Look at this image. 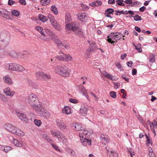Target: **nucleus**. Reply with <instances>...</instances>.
Listing matches in <instances>:
<instances>
[{
  "mask_svg": "<svg viewBox=\"0 0 157 157\" xmlns=\"http://www.w3.org/2000/svg\"><path fill=\"white\" fill-rule=\"evenodd\" d=\"M17 64V63H10L7 67L8 69L9 70L16 71Z\"/></svg>",
  "mask_w": 157,
  "mask_h": 157,
  "instance_id": "obj_18",
  "label": "nucleus"
},
{
  "mask_svg": "<svg viewBox=\"0 0 157 157\" xmlns=\"http://www.w3.org/2000/svg\"><path fill=\"white\" fill-rule=\"evenodd\" d=\"M52 39L58 46H61L62 45L63 42H62L60 39L57 37H52Z\"/></svg>",
  "mask_w": 157,
  "mask_h": 157,
  "instance_id": "obj_21",
  "label": "nucleus"
},
{
  "mask_svg": "<svg viewBox=\"0 0 157 157\" xmlns=\"http://www.w3.org/2000/svg\"><path fill=\"white\" fill-rule=\"evenodd\" d=\"M135 49L138 52H142V49L140 47H137V46H135Z\"/></svg>",
  "mask_w": 157,
  "mask_h": 157,
  "instance_id": "obj_60",
  "label": "nucleus"
},
{
  "mask_svg": "<svg viewBox=\"0 0 157 157\" xmlns=\"http://www.w3.org/2000/svg\"><path fill=\"white\" fill-rule=\"evenodd\" d=\"M121 77L123 79L126 81L127 82H129V78L125 75H122L121 76Z\"/></svg>",
  "mask_w": 157,
  "mask_h": 157,
  "instance_id": "obj_56",
  "label": "nucleus"
},
{
  "mask_svg": "<svg viewBox=\"0 0 157 157\" xmlns=\"http://www.w3.org/2000/svg\"><path fill=\"white\" fill-rule=\"evenodd\" d=\"M10 34L8 32H2L0 35V46L5 48L9 44L10 42Z\"/></svg>",
  "mask_w": 157,
  "mask_h": 157,
  "instance_id": "obj_3",
  "label": "nucleus"
},
{
  "mask_svg": "<svg viewBox=\"0 0 157 157\" xmlns=\"http://www.w3.org/2000/svg\"><path fill=\"white\" fill-rule=\"evenodd\" d=\"M115 155L117 156L118 153L117 152L115 151H111L109 154V157H114Z\"/></svg>",
  "mask_w": 157,
  "mask_h": 157,
  "instance_id": "obj_39",
  "label": "nucleus"
},
{
  "mask_svg": "<svg viewBox=\"0 0 157 157\" xmlns=\"http://www.w3.org/2000/svg\"><path fill=\"white\" fill-rule=\"evenodd\" d=\"M56 123L57 126L62 130H63L67 128V125L64 123L62 120L58 119L56 120Z\"/></svg>",
  "mask_w": 157,
  "mask_h": 157,
  "instance_id": "obj_7",
  "label": "nucleus"
},
{
  "mask_svg": "<svg viewBox=\"0 0 157 157\" xmlns=\"http://www.w3.org/2000/svg\"><path fill=\"white\" fill-rule=\"evenodd\" d=\"M121 36H120L119 35H118V36H116L114 38H113L112 39L113 40H119L121 38Z\"/></svg>",
  "mask_w": 157,
  "mask_h": 157,
  "instance_id": "obj_59",
  "label": "nucleus"
},
{
  "mask_svg": "<svg viewBox=\"0 0 157 157\" xmlns=\"http://www.w3.org/2000/svg\"><path fill=\"white\" fill-rule=\"evenodd\" d=\"M101 74H102L104 76L106 77L109 74L105 71H103L101 72Z\"/></svg>",
  "mask_w": 157,
  "mask_h": 157,
  "instance_id": "obj_58",
  "label": "nucleus"
},
{
  "mask_svg": "<svg viewBox=\"0 0 157 157\" xmlns=\"http://www.w3.org/2000/svg\"><path fill=\"white\" fill-rule=\"evenodd\" d=\"M15 2L14 1L12 0H9L8 5L9 6H12Z\"/></svg>",
  "mask_w": 157,
  "mask_h": 157,
  "instance_id": "obj_61",
  "label": "nucleus"
},
{
  "mask_svg": "<svg viewBox=\"0 0 157 157\" xmlns=\"http://www.w3.org/2000/svg\"><path fill=\"white\" fill-rule=\"evenodd\" d=\"M152 125L153 127L157 126V121H156V120H154L151 124H150V126L151 128Z\"/></svg>",
  "mask_w": 157,
  "mask_h": 157,
  "instance_id": "obj_51",
  "label": "nucleus"
},
{
  "mask_svg": "<svg viewBox=\"0 0 157 157\" xmlns=\"http://www.w3.org/2000/svg\"><path fill=\"white\" fill-rule=\"evenodd\" d=\"M114 12V10L112 8L108 9L105 11V15L107 17H110L111 18V17L110 16L111 14H113V13Z\"/></svg>",
  "mask_w": 157,
  "mask_h": 157,
  "instance_id": "obj_24",
  "label": "nucleus"
},
{
  "mask_svg": "<svg viewBox=\"0 0 157 157\" xmlns=\"http://www.w3.org/2000/svg\"><path fill=\"white\" fill-rule=\"evenodd\" d=\"M40 111H36L37 112H39L41 116L44 117V118L46 119H48L50 116V113L46 110H44V109H41L40 108Z\"/></svg>",
  "mask_w": 157,
  "mask_h": 157,
  "instance_id": "obj_9",
  "label": "nucleus"
},
{
  "mask_svg": "<svg viewBox=\"0 0 157 157\" xmlns=\"http://www.w3.org/2000/svg\"><path fill=\"white\" fill-rule=\"evenodd\" d=\"M3 92L6 96H9L11 97H12L15 93L14 91H10V88L9 87L5 88Z\"/></svg>",
  "mask_w": 157,
  "mask_h": 157,
  "instance_id": "obj_16",
  "label": "nucleus"
},
{
  "mask_svg": "<svg viewBox=\"0 0 157 157\" xmlns=\"http://www.w3.org/2000/svg\"><path fill=\"white\" fill-rule=\"evenodd\" d=\"M78 19L82 21L86 22L88 20V16L86 13H81L78 14Z\"/></svg>",
  "mask_w": 157,
  "mask_h": 157,
  "instance_id": "obj_14",
  "label": "nucleus"
},
{
  "mask_svg": "<svg viewBox=\"0 0 157 157\" xmlns=\"http://www.w3.org/2000/svg\"><path fill=\"white\" fill-rule=\"evenodd\" d=\"M119 34L120 35V34L118 33H111L108 36V37H112V38H113L116 36H118V35H119Z\"/></svg>",
  "mask_w": 157,
  "mask_h": 157,
  "instance_id": "obj_47",
  "label": "nucleus"
},
{
  "mask_svg": "<svg viewBox=\"0 0 157 157\" xmlns=\"http://www.w3.org/2000/svg\"><path fill=\"white\" fill-rule=\"evenodd\" d=\"M109 94L111 97L113 98H115L116 97V93L113 91H111Z\"/></svg>",
  "mask_w": 157,
  "mask_h": 157,
  "instance_id": "obj_46",
  "label": "nucleus"
},
{
  "mask_svg": "<svg viewBox=\"0 0 157 157\" xmlns=\"http://www.w3.org/2000/svg\"><path fill=\"white\" fill-rule=\"evenodd\" d=\"M79 27V25L78 22L74 21L70 24H66V29L68 30H72L75 32Z\"/></svg>",
  "mask_w": 157,
  "mask_h": 157,
  "instance_id": "obj_6",
  "label": "nucleus"
},
{
  "mask_svg": "<svg viewBox=\"0 0 157 157\" xmlns=\"http://www.w3.org/2000/svg\"><path fill=\"white\" fill-rule=\"evenodd\" d=\"M51 0H44L43 1H41V2L42 3V2H44L43 3L42 5L44 6L47 5L49 3H50Z\"/></svg>",
  "mask_w": 157,
  "mask_h": 157,
  "instance_id": "obj_52",
  "label": "nucleus"
},
{
  "mask_svg": "<svg viewBox=\"0 0 157 157\" xmlns=\"http://www.w3.org/2000/svg\"><path fill=\"white\" fill-rule=\"evenodd\" d=\"M5 129L8 132L13 134L16 128L12 124H8L5 126Z\"/></svg>",
  "mask_w": 157,
  "mask_h": 157,
  "instance_id": "obj_11",
  "label": "nucleus"
},
{
  "mask_svg": "<svg viewBox=\"0 0 157 157\" xmlns=\"http://www.w3.org/2000/svg\"><path fill=\"white\" fill-rule=\"evenodd\" d=\"M71 21V17L69 13H67L66 14L65 16V23L69 22Z\"/></svg>",
  "mask_w": 157,
  "mask_h": 157,
  "instance_id": "obj_36",
  "label": "nucleus"
},
{
  "mask_svg": "<svg viewBox=\"0 0 157 157\" xmlns=\"http://www.w3.org/2000/svg\"><path fill=\"white\" fill-rule=\"evenodd\" d=\"M46 31V33L50 36H51L52 35H55L54 33L52 31L49 29H47Z\"/></svg>",
  "mask_w": 157,
  "mask_h": 157,
  "instance_id": "obj_45",
  "label": "nucleus"
},
{
  "mask_svg": "<svg viewBox=\"0 0 157 157\" xmlns=\"http://www.w3.org/2000/svg\"><path fill=\"white\" fill-rule=\"evenodd\" d=\"M28 103L35 111H40V103L36 95L32 94L28 96L27 100Z\"/></svg>",
  "mask_w": 157,
  "mask_h": 157,
  "instance_id": "obj_1",
  "label": "nucleus"
},
{
  "mask_svg": "<svg viewBox=\"0 0 157 157\" xmlns=\"http://www.w3.org/2000/svg\"><path fill=\"white\" fill-rule=\"evenodd\" d=\"M75 32V33L79 36H82L83 35V32L79 28Z\"/></svg>",
  "mask_w": 157,
  "mask_h": 157,
  "instance_id": "obj_42",
  "label": "nucleus"
},
{
  "mask_svg": "<svg viewBox=\"0 0 157 157\" xmlns=\"http://www.w3.org/2000/svg\"><path fill=\"white\" fill-rule=\"evenodd\" d=\"M62 133L59 131L54 132L52 131H51V134L52 136L57 138L58 140H59V138L61 136Z\"/></svg>",
  "mask_w": 157,
  "mask_h": 157,
  "instance_id": "obj_22",
  "label": "nucleus"
},
{
  "mask_svg": "<svg viewBox=\"0 0 157 157\" xmlns=\"http://www.w3.org/2000/svg\"><path fill=\"white\" fill-rule=\"evenodd\" d=\"M17 115L20 119L23 121L27 122L28 119L27 118L26 115L25 113H20L17 112Z\"/></svg>",
  "mask_w": 157,
  "mask_h": 157,
  "instance_id": "obj_15",
  "label": "nucleus"
},
{
  "mask_svg": "<svg viewBox=\"0 0 157 157\" xmlns=\"http://www.w3.org/2000/svg\"><path fill=\"white\" fill-rule=\"evenodd\" d=\"M88 131L86 130H81L79 132V136L81 137V141L84 146H86L87 144L91 145V140L86 138V135H88Z\"/></svg>",
  "mask_w": 157,
  "mask_h": 157,
  "instance_id": "obj_4",
  "label": "nucleus"
},
{
  "mask_svg": "<svg viewBox=\"0 0 157 157\" xmlns=\"http://www.w3.org/2000/svg\"><path fill=\"white\" fill-rule=\"evenodd\" d=\"M62 56L63 57V61H68L72 59V57L69 55L65 54L63 53Z\"/></svg>",
  "mask_w": 157,
  "mask_h": 157,
  "instance_id": "obj_25",
  "label": "nucleus"
},
{
  "mask_svg": "<svg viewBox=\"0 0 157 157\" xmlns=\"http://www.w3.org/2000/svg\"><path fill=\"white\" fill-rule=\"evenodd\" d=\"M69 101L73 103H77L78 102V101L77 100L72 98L69 99Z\"/></svg>",
  "mask_w": 157,
  "mask_h": 157,
  "instance_id": "obj_54",
  "label": "nucleus"
},
{
  "mask_svg": "<svg viewBox=\"0 0 157 157\" xmlns=\"http://www.w3.org/2000/svg\"><path fill=\"white\" fill-rule=\"evenodd\" d=\"M2 46H0V57H2L5 55V52L3 49L5 48H2Z\"/></svg>",
  "mask_w": 157,
  "mask_h": 157,
  "instance_id": "obj_37",
  "label": "nucleus"
},
{
  "mask_svg": "<svg viewBox=\"0 0 157 157\" xmlns=\"http://www.w3.org/2000/svg\"><path fill=\"white\" fill-rule=\"evenodd\" d=\"M10 15V13L6 10L0 9V15L3 17L9 19L10 18L9 15Z\"/></svg>",
  "mask_w": 157,
  "mask_h": 157,
  "instance_id": "obj_8",
  "label": "nucleus"
},
{
  "mask_svg": "<svg viewBox=\"0 0 157 157\" xmlns=\"http://www.w3.org/2000/svg\"><path fill=\"white\" fill-rule=\"evenodd\" d=\"M59 56H57L56 57V58L59 60L61 61H63V52H59Z\"/></svg>",
  "mask_w": 157,
  "mask_h": 157,
  "instance_id": "obj_34",
  "label": "nucleus"
},
{
  "mask_svg": "<svg viewBox=\"0 0 157 157\" xmlns=\"http://www.w3.org/2000/svg\"><path fill=\"white\" fill-rule=\"evenodd\" d=\"M115 65L119 69H120L121 67V66L120 63L117 62L115 63Z\"/></svg>",
  "mask_w": 157,
  "mask_h": 157,
  "instance_id": "obj_63",
  "label": "nucleus"
},
{
  "mask_svg": "<svg viewBox=\"0 0 157 157\" xmlns=\"http://www.w3.org/2000/svg\"><path fill=\"white\" fill-rule=\"evenodd\" d=\"M101 2L100 1H96L93 2L90 4V6L92 7L101 6Z\"/></svg>",
  "mask_w": 157,
  "mask_h": 157,
  "instance_id": "obj_31",
  "label": "nucleus"
},
{
  "mask_svg": "<svg viewBox=\"0 0 157 157\" xmlns=\"http://www.w3.org/2000/svg\"><path fill=\"white\" fill-rule=\"evenodd\" d=\"M108 39H107V41L109 43L113 44L115 42V41H113L112 40L113 39L112 38V37H109L108 36Z\"/></svg>",
  "mask_w": 157,
  "mask_h": 157,
  "instance_id": "obj_55",
  "label": "nucleus"
},
{
  "mask_svg": "<svg viewBox=\"0 0 157 157\" xmlns=\"http://www.w3.org/2000/svg\"><path fill=\"white\" fill-rule=\"evenodd\" d=\"M51 10L55 14H57L58 13L57 9L55 6L53 5L52 6Z\"/></svg>",
  "mask_w": 157,
  "mask_h": 157,
  "instance_id": "obj_40",
  "label": "nucleus"
},
{
  "mask_svg": "<svg viewBox=\"0 0 157 157\" xmlns=\"http://www.w3.org/2000/svg\"><path fill=\"white\" fill-rule=\"evenodd\" d=\"M54 71L56 74L64 77H68L70 75V69L65 66L58 65L55 67Z\"/></svg>",
  "mask_w": 157,
  "mask_h": 157,
  "instance_id": "obj_2",
  "label": "nucleus"
},
{
  "mask_svg": "<svg viewBox=\"0 0 157 157\" xmlns=\"http://www.w3.org/2000/svg\"><path fill=\"white\" fill-rule=\"evenodd\" d=\"M88 42L90 44L89 47L90 52H94L97 49H98L94 42L90 40H88Z\"/></svg>",
  "mask_w": 157,
  "mask_h": 157,
  "instance_id": "obj_12",
  "label": "nucleus"
},
{
  "mask_svg": "<svg viewBox=\"0 0 157 157\" xmlns=\"http://www.w3.org/2000/svg\"><path fill=\"white\" fill-rule=\"evenodd\" d=\"M88 108L86 106L84 107L81 108L79 110V113L83 116H86L87 114V112Z\"/></svg>",
  "mask_w": 157,
  "mask_h": 157,
  "instance_id": "obj_19",
  "label": "nucleus"
},
{
  "mask_svg": "<svg viewBox=\"0 0 157 157\" xmlns=\"http://www.w3.org/2000/svg\"><path fill=\"white\" fill-rule=\"evenodd\" d=\"M3 80L5 83L8 85H11L13 83L12 80L9 75L4 77Z\"/></svg>",
  "mask_w": 157,
  "mask_h": 157,
  "instance_id": "obj_17",
  "label": "nucleus"
},
{
  "mask_svg": "<svg viewBox=\"0 0 157 157\" xmlns=\"http://www.w3.org/2000/svg\"><path fill=\"white\" fill-rule=\"evenodd\" d=\"M1 99L4 102H6L8 101V99L4 95L0 94Z\"/></svg>",
  "mask_w": 157,
  "mask_h": 157,
  "instance_id": "obj_38",
  "label": "nucleus"
},
{
  "mask_svg": "<svg viewBox=\"0 0 157 157\" xmlns=\"http://www.w3.org/2000/svg\"><path fill=\"white\" fill-rule=\"evenodd\" d=\"M58 140L60 142H62L63 144H66L67 143V138L63 133H62L61 136L59 138Z\"/></svg>",
  "mask_w": 157,
  "mask_h": 157,
  "instance_id": "obj_23",
  "label": "nucleus"
},
{
  "mask_svg": "<svg viewBox=\"0 0 157 157\" xmlns=\"http://www.w3.org/2000/svg\"><path fill=\"white\" fill-rule=\"evenodd\" d=\"M11 147L9 146H6L5 147V148L2 149V150H3L4 151H5L6 153H7L9 151L11 150Z\"/></svg>",
  "mask_w": 157,
  "mask_h": 157,
  "instance_id": "obj_49",
  "label": "nucleus"
},
{
  "mask_svg": "<svg viewBox=\"0 0 157 157\" xmlns=\"http://www.w3.org/2000/svg\"><path fill=\"white\" fill-rule=\"evenodd\" d=\"M34 123L35 125L38 126H40L41 124V121L40 120L37 119L34 120Z\"/></svg>",
  "mask_w": 157,
  "mask_h": 157,
  "instance_id": "obj_43",
  "label": "nucleus"
},
{
  "mask_svg": "<svg viewBox=\"0 0 157 157\" xmlns=\"http://www.w3.org/2000/svg\"><path fill=\"white\" fill-rule=\"evenodd\" d=\"M13 143L17 147H20L22 146V144L17 139L13 140Z\"/></svg>",
  "mask_w": 157,
  "mask_h": 157,
  "instance_id": "obj_35",
  "label": "nucleus"
},
{
  "mask_svg": "<svg viewBox=\"0 0 157 157\" xmlns=\"http://www.w3.org/2000/svg\"><path fill=\"white\" fill-rule=\"evenodd\" d=\"M25 68L22 65L18 64L17 67L16 71L20 72H23L25 71Z\"/></svg>",
  "mask_w": 157,
  "mask_h": 157,
  "instance_id": "obj_26",
  "label": "nucleus"
},
{
  "mask_svg": "<svg viewBox=\"0 0 157 157\" xmlns=\"http://www.w3.org/2000/svg\"><path fill=\"white\" fill-rule=\"evenodd\" d=\"M62 46V48L64 50H67L69 48V43L67 41H63L62 45L61 46Z\"/></svg>",
  "mask_w": 157,
  "mask_h": 157,
  "instance_id": "obj_29",
  "label": "nucleus"
},
{
  "mask_svg": "<svg viewBox=\"0 0 157 157\" xmlns=\"http://www.w3.org/2000/svg\"><path fill=\"white\" fill-rule=\"evenodd\" d=\"M39 19L43 22H44L48 20V17L42 14H40L39 15Z\"/></svg>",
  "mask_w": 157,
  "mask_h": 157,
  "instance_id": "obj_30",
  "label": "nucleus"
},
{
  "mask_svg": "<svg viewBox=\"0 0 157 157\" xmlns=\"http://www.w3.org/2000/svg\"><path fill=\"white\" fill-rule=\"evenodd\" d=\"M62 113L67 114H69L71 113V109L68 106H65L62 110Z\"/></svg>",
  "mask_w": 157,
  "mask_h": 157,
  "instance_id": "obj_20",
  "label": "nucleus"
},
{
  "mask_svg": "<svg viewBox=\"0 0 157 157\" xmlns=\"http://www.w3.org/2000/svg\"><path fill=\"white\" fill-rule=\"evenodd\" d=\"M132 61H130L129 62L127 63V65L128 67H131L132 66Z\"/></svg>",
  "mask_w": 157,
  "mask_h": 157,
  "instance_id": "obj_64",
  "label": "nucleus"
},
{
  "mask_svg": "<svg viewBox=\"0 0 157 157\" xmlns=\"http://www.w3.org/2000/svg\"><path fill=\"white\" fill-rule=\"evenodd\" d=\"M51 22L53 27L56 30L59 31L61 30V28L59 23L55 19H52L50 21Z\"/></svg>",
  "mask_w": 157,
  "mask_h": 157,
  "instance_id": "obj_13",
  "label": "nucleus"
},
{
  "mask_svg": "<svg viewBox=\"0 0 157 157\" xmlns=\"http://www.w3.org/2000/svg\"><path fill=\"white\" fill-rule=\"evenodd\" d=\"M71 126L78 131L83 130L84 129L80 123H73L71 124Z\"/></svg>",
  "mask_w": 157,
  "mask_h": 157,
  "instance_id": "obj_10",
  "label": "nucleus"
},
{
  "mask_svg": "<svg viewBox=\"0 0 157 157\" xmlns=\"http://www.w3.org/2000/svg\"><path fill=\"white\" fill-rule=\"evenodd\" d=\"M79 88L80 91L82 93L83 95H86L87 91L83 86H79Z\"/></svg>",
  "mask_w": 157,
  "mask_h": 157,
  "instance_id": "obj_33",
  "label": "nucleus"
},
{
  "mask_svg": "<svg viewBox=\"0 0 157 157\" xmlns=\"http://www.w3.org/2000/svg\"><path fill=\"white\" fill-rule=\"evenodd\" d=\"M12 15L16 17H18L20 13L19 11L16 10H13L11 12Z\"/></svg>",
  "mask_w": 157,
  "mask_h": 157,
  "instance_id": "obj_41",
  "label": "nucleus"
},
{
  "mask_svg": "<svg viewBox=\"0 0 157 157\" xmlns=\"http://www.w3.org/2000/svg\"><path fill=\"white\" fill-rule=\"evenodd\" d=\"M7 54L10 56L15 58H18L19 57L18 54L16 52L12 50L9 51Z\"/></svg>",
  "mask_w": 157,
  "mask_h": 157,
  "instance_id": "obj_28",
  "label": "nucleus"
},
{
  "mask_svg": "<svg viewBox=\"0 0 157 157\" xmlns=\"http://www.w3.org/2000/svg\"><path fill=\"white\" fill-rule=\"evenodd\" d=\"M35 75L38 80H46L51 78L50 75L46 74L41 71H37L36 72Z\"/></svg>",
  "mask_w": 157,
  "mask_h": 157,
  "instance_id": "obj_5",
  "label": "nucleus"
},
{
  "mask_svg": "<svg viewBox=\"0 0 157 157\" xmlns=\"http://www.w3.org/2000/svg\"><path fill=\"white\" fill-rule=\"evenodd\" d=\"M13 134L17 135L20 136H23L25 135V133L23 131H22L20 129L16 128L15 130L14 131Z\"/></svg>",
  "mask_w": 157,
  "mask_h": 157,
  "instance_id": "obj_27",
  "label": "nucleus"
},
{
  "mask_svg": "<svg viewBox=\"0 0 157 157\" xmlns=\"http://www.w3.org/2000/svg\"><path fill=\"white\" fill-rule=\"evenodd\" d=\"M142 18L141 16H139L138 15H136L134 17V20L136 21H140L141 20Z\"/></svg>",
  "mask_w": 157,
  "mask_h": 157,
  "instance_id": "obj_48",
  "label": "nucleus"
},
{
  "mask_svg": "<svg viewBox=\"0 0 157 157\" xmlns=\"http://www.w3.org/2000/svg\"><path fill=\"white\" fill-rule=\"evenodd\" d=\"M35 29L39 31L40 33L42 32V31H43V29L42 27L40 26H36L35 28Z\"/></svg>",
  "mask_w": 157,
  "mask_h": 157,
  "instance_id": "obj_53",
  "label": "nucleus"
},
{
  "mask_svg": "<svg viewBox=\"0 0 157 157\" xmlns=\"http://www.w3.org/2000/svg\"><path fill=\"white\" fill-rule=\"evenodd\" d=\"M123 0H117L116 1V2L118 5L122 6H124L125 5V4L123 3Z\"/></svg>",
  "mask_w": 157,
  "mask_h": 157,
  "instance_id": "obj_44",
  "label": "nucleus"
},
{
  "mask_svg": "<svg viewBox=\"0 0 157 157\" xmlns=\"http://www.w3.org/2000/svg\"><path fill=\"white\" fill-rule=\"evenodd\" d=\"M20 3L23 5H25L26 4V2L25 0H20Z\"/></svg>",
  "mask_w": 157,
  "mask_h": 157,
  "instance_id": "obj_62",
  "label": "nucleus"
},
{
  "mask_svg": "<svg viewBox=\"0 0 157 157\" xmlns=\"http://www.w3.org/2000/svg\"><path fill=\"white\" fill-rule=\"evenodd\" d=\"M51 145L52 146V147L56 151H59L60 152V151L58 147L56 145L53 144H51Z\"/></svg>",
  "mask_w": 157,
  "mask_h": 157,
  "instance_id": "obj_50",
  "label": "nucleus"
},
{
  "mask_svg": "<svg viewBox=\"0 0 157 157\" xmlns=\"http://www.w3.org/2000/svg\"><path fill=\"white\" fill-rule=\"evenodd\" d=\"M43 137L45 138V139L48 141H50L51 140L49 137L47 135L44 134L43 135Z\"/></svg>",
  "mask_w": 157,
  "mask_h": 157,
  "instance_id": "obj_57",
  "label": "nucleus"
},
{
  "mask_svg": "<svg viewBox=\"0 0 157 157\" xmlns=\"http://www.w3.org/2000/svg\"><path fill=\"white\" fill-rule=\"evenodd\" d=\"M100 138L102 141L105 142V143H104L105 145L106 144H107L109 141V137H108L105 138L103 135H101Z\"/></svg>",
  "mask_w": 157,
  "mask_h": 157,
  "instance_id": "obj_32",
  "label": "nucleus"
}]
</instances>
